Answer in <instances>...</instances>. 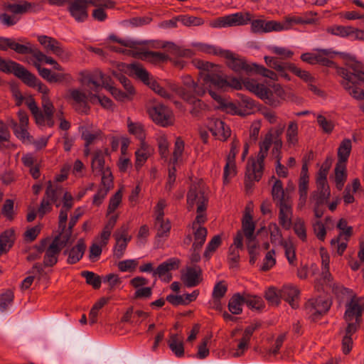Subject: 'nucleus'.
<instances>
[{"mask_svg":"<svg viewBox=\"0 0 364 364\" xmlns=\"http://www.w3.org/2000/svg\"><path fill=\"white\" fill-rule=\"evenodd\" d=\"M130 71L136 76L140 80H141L145 85L149 84L154 79L141 65L137 63H132L129 65Z\"/></svg>","mask_w":364,"mask_h":364,"instance_id":"46","label":"nucleus"},{"mask_svg":"<svg viewBox=\"0 0 364 364\" xmlns=\"http://www.w3.org/2000/svg\"><path fill=\"white\" fill-rule=\"evenodd\" d=\"M181 280L187 287L198 286L202 281V269L199 266L187 267L181 273Z\"/></svg>","mask_w":364,"mask_h":364,"instance_id":"24","label":"nucleus"},{"mask_svg":"<svg viewBox=\"0 0 364 364\" xmlns=\"http://www.w3.org/2000/svg\"><path fill=\"white\" fill-rule=\"evenodd\" d=\"M162 47L167 48L173 54L181 57L191 58L193 55V52L191 49L181 48L171 42H167Z\"/></svg>","mask_w":364,"mask_h":364,"instance_id":"61","label":"nucleus"},{"mask_svg":"<svg viewBox=\"0 0 364 364\" xmlns=\"http://www.w3.org/2000/svg\"><path fill=\"white\" fill-rule=\"evenodd\" d=\"M362 308L357 297H353L346 304L344 319L347 323L348 333H355L361 321Z\"/></svg>","mask_w":364,"mask_h":364,"instance_id":"11","label":"nucleus"},{"mask_svg":"<svg viewBox=\"0 0 364 364\" xmlns=\"http://www.w3.org/2000/svg\"><path fill=\"white\" fill-rule=\"evenodd\" d=\"M221 237L219 235H215L208 242L205 248V250L203 254L204 257H205L208 259H210L213 252H215V250L221 245Z\"/></svg>","mask_w":364,"mask_h":364,"instance_id":"64","label":"nucleus"},{"mask_svg":"<svg viewBox=\"0 0 364 364\" xmlns=\"http://www.w3.org/2000/svg\"><path fill=\"white\" fill-rule=\"evenodd\" d=\"M92 168L94 172L101 173L106 171L105 169V158L101 151L95 152L92 161Z\"/></svg>","mask_w":364,"mask_h":364,"instance_id":"58","label":"nucleus"},{"mask_svg":"<svg viewBox=\"0 0 364 364\" xmlns=\"http://www.w3.org/2000/svg\"><path fill=\"white\" fill-rule=\"evenodd\" d=\"M10 48L16 53L21 55H25L27 51L26 47L23 46V43L18 40L16 41L14 38H0V50H7Z\"/></svg>","mask_w":364,"mask_h":364,"instance_id":"36","label":"nucleus"},{"mask_svg":"<svg viewBox=\"0 0 364 364\" xmlns=\"http://www.w3.org/2000/svg\"><path fill=\"white\" fill-rule=\"evenodd\" d=\"M228 85L221 90L231 87L236 90H241L242 86L250 92L255 94L257 97L263 100L266 104L272 107H277L281 105L282 100L285 99L286 93L283 87L279 84H272L267 86L264 84L259 83L253 79H245L241 82L236 78H232L230 82L227 80ZM220 89L213 84H211L206 91H208L210 95L227 112L235 114H243L237 110V106L230 102H227L218 92L213 91L212 88Z\"/></svg>","mask_w":364,"mask_h":364,"instance_id":"1","label":"nucleus"},{"mask_svg":"<svg viewBox=\"0 0 364 364\" xmlns=\"http://www.w3.org/2000/svg\"><path fill=\"white\" fill-rule=\"evenodd\" d=\"M86 245L83 239H80L76 245L64 252V255L68 256L67 262L70 264L78 262L85 253Z\"/></svg>","mask_w":364,"mask_h":364,"instance_id":"32","label":"nucleus"},{"mask_svg":"<svg viewBox=\"0 0 364 364\" xmlns=\"http://www.w3.org/2000/svg\"><path fill=\"white\" fill-rule=\"evenodd\" d=\"M264 60L269 67L278 71L282 77L289 79L288 75L285 73V71L289 70L287 64H290L289 63H284L277 57L270 56H265Z\"/></svg>","mask_w":364,"mask_h":364,"instance_id":"44","label":"nucleus"},{"mask_svg":"<svg viewBox=\"0 0 364 364\" xmlns=\"http://www.w3.org/2000/svg\"><path fill=\"white\" fill-rule=\"evenodd\" d=\"M294 233L303 242L306 241V228L305 222L301 218H296L294 224H292Z\"/></svg>","mask_w":364,"mask_h":364,"instance_id":"60","label":"nucleus"},{"mask_svg":"<svg viewBox=\"0 0 364 364\" xmlns=\"http://www.w3.org/2000/svg\"><path fill=\"white\" fill-rule=\"evenodd\" d=\"M262 167L259 164H254L248 161L245 178V187L247 193L252 191L255 181H259L263 175Z\"/></svg>","mask_w":364,"mask_h":364,"instance_id":"21","label":"nucleus"},{"mask_svg":"<svg viewBox=\"0 0 364 364\" xmlns=\"http://www.w3.org/2000/svg\"><path fill=\"white\" fill-rule=\"evenodd\" d=\"M287 144L289 147H293L299 143V124L296 120L289 122L286 133Z\"/></svg>","mask_w":364,"mask_h":364,"instance_id":"38","label":"nucleus"},{"mask_svg":"<svg viewBox=\"0 0 364 364\" xmlns=\"http://www.w3.org/2000/svg\"><path fill=\"white\" fill-rule=\"evenodd\" d=\"M130 71L136 76L140 80H141L145 85L149 84L154 79L141 65L137 63H132L129 65Z\"/></svg>","mask_w":364,"mask_h":364,"instance_id":"47","label":"nucleus"},{"mask_svg":"<svg viewBox=\"0 0 364 364\" xmlns=\"http://www.w3.org/2000/svg\"><path fill=\"white\" fill-rule=\"evenodd\" d=\"M147 112L152 121L163 127L173 125L174 123V114L172 110L167 106L154 102L147 107Z\"/></svg>","mask_w":364,"mask_h":364,"instance_id":"9","label":"nucleus"},{"mask_svg":"<svg viewBox=\"0 0 364 364\" xmlns=\"http://www.w3.org/2000/svg\"><path fill=\"white\" fill-rule=\"evenodd\" d=\"M127 128L129 133L138 139L140 143L146 141V131L144 126L141 122H132L130 118H128Z\"/></svg>","mask_w":364,"mask_h":364,"instance_id":"43","label":"nucleus"},{"mask_svg":"<svg viewBox=\"0 0 364 364\" xmlns=\"http://www.w3.org/2000/svg\"><path fill=\"white\" fill-rule=\"evenodd\" d=\"M154 149L146 141L140 143V147L135 151V166L139 168L143 166L148 158L152 154Z\"/></svg>","mask_w":364,"mask_h":364,"instance_id":"37","label":"nucleus"},{"mask_svg":"<svg viewBox=\"0 0 364 364\" xmlns=\"http://www.w3.org/2000/svg\"><path fill=\"white\" fill-rule=\"evenodd\" d=\"M80 82L84 86L90 87L95 92H98L102 87H105L110 92L117 100L124 101L132 99L129 94L107 83L104 79V75L100 72H95L82 75Z\"/></svg>","mask_w":364,"mask_h":364,"instance_id":"6","label":"nucleus"},{"mask_svg":"<svg viewBox=\"0 0 364 364\" xmlns=\"http://www.w3.org/2000/svg\"><path fill=\"white\" fill-rule=\"evenodd\" d=\"M330 195L331 191L329 186H326L325 187L316 186V189L311 193L310 203L313 205L316 218H320L323 216V205L327 203Z\"/></svg>","mask_w":364,"mask_h":364,"instance_id":"13","label":"nucleus"},{"mask_svg":"<svg viewBox=\"0 0 364 364\" xmlns=\"http://www.w3.org/2000/svg\"><path fill=\"white\" fill-rule=\"evenodd\" d=\"M114 237L116 240L114 255L117 259H119L123 256L127 244L131 240V236L129 235L127 230L125 228H122L120 232H116Z\"/></svg>","mask_w":364,"mask_h":364,"instance_id":"29","label":"nucleus"},{"mask_svg":"<svg viewBox=\"0 0 364 364\" xmlns=\"http://www.w3.org/2000/svg\"><path fill=\"white\" fill-rule=\"evenodd\" d=\"M272 195L277 205L291 201L289 196L284 193L283 184L280 180H277L274 182L272 189Z\"/></svg>","mask_w":364,"mask_h":364,"instance_id":"41","label":"nucleus"},{"mask_svg":"<svg viewBox=\"0 0 364 364\" xmlns=\"http://www.w3.org/2000/svg\"><path fill=\"white\" fill-rule=\"evenodd\" d=\"M299 293L298 288L291 284L284 285L280 289L281 298L287 301L293 309L299 306Z\"/></svg>","mask_w":364,"mask_h":364,"instance_id":"30","label":"nucleus"},{"mask_svg":"<svg viewBox=\"0 0 364 364\" xmlns=\"http://www.w3.org/2000/svg\"><path fill=\"white\" fill-rule=\"evenodd\" d=\"M352 149V143L349 139H343L338 149V162L345 164L349 158Z\"/></svg>","mask_w":364,"mask_h":364,"instance_id":"45","label":"nucleus"},{"mask_svg":"<svg viewBox=\"0 0 364 364\" xmlns=\"http://www.w3.org/2000/svg\"><path fill=\"white\" fill-rule=\"evenodd\" d=\"M60 249L57 245V240H53L46 251L43 259L45 266L52 267L58 262V257L60 254Z\"/></svg>","mask_w":364,"mask_h":364,"instance_id":"39","label":"nucleus"},{"mask_svg":"<svg viewBox=\"0 0 364 364\" xmlns=\"http://www.w3.org/2000/svg\"><path fill=\"white\" fill-rule=\"evenodd\" d=\"M67 3L69 4L68 11L76 21H85L87 19V0H68Z\"/></svg>","mask_w":364,"mask_h":364,"instance_id":"22","label":"nucleus"},{"mask_svg":"<svg viewBox=\"0 0 364 364\" xmlns=\"http://www.w3.org/2000/svg\"><path fill=\"white\" fill-rule=\"evenodd\" d=\"M0 70L5 73H13L28 86L35 85L36 77L21 64L13 60H5L0 58Z\"/></svg>","mask_w":364,"mask_h":364,"instance_id":"8","label":"nucleus"},{"mask_svg":"<svg viewBox=\"0 0 364 364\" xmlns=\"http://www.w3.org/2000/svg\"><path fill=\"white\" fill-rule=\"evenodd\" d=\"M269 230L272 243L279 244L282 246V243L287 242V240L283 239L282 231L276 223L269 224Z\"/></svg>","mask_w":364,"mask_h":364,"instance_id":"57","label":"nucleus"},{"mask_svg":"<svg viewBox=\"0 0 364 364\" xmlns=\"http://www.w3.org/2000/svg\"><path fill=\"white\" fill-rule=\"evenodd\" d=\"M331 304L329 299L319 296L309 300L306 304V310L311 318L316 320L328 311Z\"/></svg>","mask_w":364,"mask_h":364,"instance_id":"15","label":"nucleus"},{"mask_svg":"<svg viewBox=\"0 0 364 364\" xmlns=\"http://www.w3.org/2000/svg\"><path fill=\"white\" fill-rule=\"evenodd\" d=\"M289 24H251V31L262 34L272 31H280L289 28Z\"/></svg>","mask_w":364,"mask_h":364,"instance_id":"40","label":"nucleus"},{"mask_svg":"<svg viewBox=\"0 0 364 364\" xmlns=\"http://www.w3.org/2000/svg\"><path fill=\"white\" fill-rule=\"evenodd\" d=\"M4 8L14 14H25L35 11L36 5L28 1H21L18 2L4 4Z\"/></svg>","mask_w":364,"mask_h":364,"instance_id":"33","label":"nucleus"},{"mask_svg":"<svg viewBox=\"0 0 364 364\" xmlns=\"http://www.w3.org/2000/svg\"><path fill=\"white\" fill-rule=\"evenodd\" d=\"M200 49L205 53L221 55L225 58L228 66L235 72H240L242 70L246 73L252 72V63L247 64L244 58L230 52V50H223L210 46H204Z\"/></svg>","mask_w":364,"mask_h":364,"instance_id":"7","label":"nucleus"},{"mask_svg":"<svg viewBox=\"0 0 364 364\" xmlns=\"http://www.w3.org/2000/svg\"><path fill=\"white\" fill-rule=\"evenodd\" d=\"M65 192V191L61 185L49 181L45 196L49 198L52 203H55L56 207H59L60 205L59 200Z\"/></svg>","mask_w":364,"mask_h":364,"instance_id":"35","label":"nucleus"},{"mask_svg":"<svg viewBox=\"0 0 364 364\" xmlns=\"http://www.w3.org/2000/svg\"><path fill=\"white\" fill-rule=\"evenodd\" d=\"M178 95L192 105L190 113L194 117L200 118L203 117L208 109L207 105L202 100L196 99L193 95L187 93L184 89L179 90Z\"/></svg>","mask_w":364,"mask_h":364,"instance_id":"20","label":"nucleus"},{"mask_svg":"<svg viewBox=\"0 0 364 364\" xmlns=\"http://www.w3.org/2000/svg\"><path fill=\"white\" fill-rule=\"evenodd\" d=\"M279 206V224L284 230H289L292 226L293 209L292 202L277 205Z\"/></svg>","mask_w":364,"mask_h":364,"instance_id":"28","label":"nucleus"},{"mask_svg":"<svg viewBox=\"0 0 364 364\" xmlns=\"http://www.w3.org/2000/svg\"><path fill=\"white\" fill-rule=\"evenodd\" d=\"M18 122L14 119L9 121L14 135L25 144H31L33 137L28 132V116L25 111L19 110L17 113Z\"/></svg>","mask_w":364,"mask_h":364,"instance_id":"12","label":"nucleus"},{"mask_svg":"<svg viewBox=\"0 0 364 364\" xmlns=\"http://www.w3.org/2000/svg\"><path fill=\"white\" fill-rule=\"evenodd\" d=\"M156 139L161 157L167 161L169 156V142L166 135L163 133H159Z\"/></svg>","mask_w":364,"mask_h":364,"instance_id":"51","label":"nucleus"},{"mask_svg":"<svg viewBox=\"0 0 364 364\" xmlns=\"http://www.w3.org/2000/svg\"><path fill=\"white\" fill-rule=\"evenodd\" d=\"M81 276L85 279L86 283L94 289H97L100 287L102 280L97 274L90 271H82Z\"/></svg>","mask_w":364,"mask_h":364,"instance_id":"59","label":"nucleus"},{"mask_svg":"<svg viewBox=\"0 0 364 364\" xmlns=\"http://www.w3.org/2000/svg\"><path fill=\"white\" fill-rule=\"evenodd\" d=\"M155 227L157 230L156 236L158 237H167L171 230V223L167 220H157L155 222Z\"/></svg>","mask_w":364,"mask_h":364,"instance_id":"62","label":"nucleus"},{"mask_svg":"<svg viewBox=\"0 0 364 364\" xmlns=\"http://www.w3.org/2000/svg\"><path fill=\"white\" fill-rule=\"evenodd\" d=\"M274 139L272 134L267 133L262 141L259 143V151L257 159H250L248 161L254 164H259L264 167V161L269 152V148L272 144H274Z\"/></svg>","mask_w":364,"mask_h":364,"instance_id":"31","label":"nucleus"},{"mask_svg":"<svg viewBox=\"0 0 364 364\" xmlns=\"http://www.w3.org/2000/svg\"><path fill=\"white\" fill-rule=\"evenodd\" d=\"M346 179V164L337 163L335 168V183L338 190L343 189Z\"/></svg>","mask_w":364,"mask_h":364,"instance_id":"48","label":"nucleus"},{"mask_svg":"<svg viewBox=\"0 0 364 364\" xmlns=\"http://www.w3.org/2000/svg\"><path fill=\"white\" fill-rule=\"evenodd\" d=\"M309 180H299V194L298 208L301 209L304 207L307 200Z\"/></svg>","mask_w":364,"mask_h":364,"instance_id":"56","label":"nucleus"},{"mask_svg":"<svg viewBox=\"0 0 364 364\" xmlns=\"http://www.w3.org/2000/svg\"><path fill=\"white\" fill-rule=\"evenodd\" d=\"M195 65L201 70L198 82H195L189 75L185 76L183 78L184 87L176 90L177 94L179 90L184 89L188 94L203 96L211 84L220 88H224L228 85L226 79L214 73V71L218 70V65L200 60H196Z\"/></svg>","mask_w":364,"mask_h":364,"instance_id":"2","label":"nucleus"},{"mask_svg":"<svg viewBox=\"0 0 364 364\" xmlns=\"http://www.w3.org/2000/svg\"><path fill=\"white\" fill-rule=\"evenodd\" d=\"M193 233L194 236V242L192 248L194 250L201 249L205 242L208 231L207 229L202 226L193 228Z\"/></svg>","mask_w":364,"mask_h":364,"instance_id":"50","label":"nucleus"},{"mask_svg":"<svg viewBox=\"0 0 364 364\" xmlns=\"http://www.w3.org/2000/svg\"><path fill=\"white\" fill-rule=\"evenodd\" d=\"M244 304L243 295L235 294L229 301L228 309L233 314H240L242 313V306Z\"/></svg>","mask_w":364,"mask_h":364,"instance_id":"55","label":"nucleus"},{"mask_svg":"<svg viewBox=\"0 0 364 364\" xmlns=\"http://www.w3.org/2000/svg\"><path fill=\"white\" fill-rule=\"evenodd\" d=\"M31 87H37L38 90L43 94L42 107L43 111L40 110L34 99L31 97H27L26 105L33 115L36 122L39 125H48L52 127L55 124L54 106L48 97L49 88L36 77L35 85Z\"/></svg>","mask_w":364,"mask_h":364,"instance_id":"4","label":"nucleus"},{"mask_svg":"<svg viewBox=\"0 0 364 364\" xmlns=\"http://www.w3.org/2000/svg\"><path fill=\"white\" fill-rule=\"evenodd\" d=\"M242 228L241 230H238L236 235L240 233L242 241L243 242V237L245 239H251L254 237H257V235H255V228L256 224L253 220L252 216H242Z\"/></svg>","mask_w":364,"mask_h":364,"instance_id":"34","label":"nucleus"},{"mask_svg":"<svg viewBox=\"0 0 364 364\" xmlns=\"http://www.w3.org/2000/svg\"><path fill=\"white\" fill-rule=\"evenodd\" d=\"M284 249L285 257L289 264L292 267L297 265V258L296 255V247L291 240H287V242L282 243Z\"/></svg>","mask_w":364,"mask_h":364,"instance_id":"52","label":"nucleus"},{"mask_svg":"<svg viewBox=\"0 0 364 364\" xmlns=\"http://www.w3.org/2000/svg\"><path fill=\"white\" fill-rule=\"evenodd\" d=\"M181 261L176 257H171L160 264L153 272V277H159L162 281L169 282L172 279L171 271L179 268Z\"/></svg>","mask_w":364,"mask_h":364,"instance_id":"17","label":"nucleus"},{"mask_svg":"<svg viewBox=\"0 0 364 364\" xmlns=\"http://www.w3.org/2000/svg\"><path fill=\"white\" fill-rule=\"evenodd\" d=\"M243 299L244 303L246 304L250 308L260 309L263 307V300L259 296L244 294Z\"/></svg>","mask_w":364,"mask_h":364,"instance_id":"63","label":"nucleus"},{"mask_svg":"<svg viewBox=\"0 0 364 364\" xmlns=\"http://www.w3.org/2000/svg\"><path fill=\"white\" fill-rule=\"evenodd\" d=\"M38 40L48 52H51L62 58H69L70 54L62 48L56 39L47 36H40Z\"/></svg>","mask_w":364,"mask_h":364,"instance_id":"23","label":"nucleus"},{"mask_svg":"<svg viewBox=\"0 0 364 364\" xmlns=\"http://www.w3.org/2000/svg\"><path fill=\"white\" fill-rule=\"evenodd\" d=\"M82 85L87 90V93L80 91L77 89H71L68 90V98L73 100L75 104V109L81 112L87 113L90 107L87 105V101H90V93L95 92L89 87Z\"/></svg>","mask_w":364,"mask_h":364,"instance_id":"19","label":"nucleus"},{"mask_svg":"<svg viewBox=\"0 0 364 364\" xmlns=\"http://www.w3.org/2000/svg\"><path fill=\"white\" fill-rule=\"evenodd\" d=\"M208 127L212 134L220 141L227 140L231 134L230 127L218 119H211L208 122Z\"/></svg>","mask_w":364,"mask_h":364,"instance_id":"25","label":"nucleus"},{"mask_svg":"<svg viewBox=\"0 0 364 364\" xmlns=\"http://www.w3.org/2000/svg\"><path fill=\"white\" fill-rule=\"evenodd\" d=\"M336 52L330 49L320 50L316 53V64H320L327 67L333 65V62L330 59Z\"/></svg>","mask_w":364,"mask_h":364,"instance_id":"54","label":"nucleus"},{"mask_svg":"<svg viewBox=\"0 0 364 364\" xmlns=\"http://www.w3.org/2000/svg\"><path fill=\"white\" fill-rule=\"evenodd\" d=\"M244 244L242 241L240 233L235 235L233 237V243L229 247L228 262L231 269L237 267L240 260V250H243Z\"/></svg>","mask_w":364,"mask_h":364,"instance_id":"26","label":"nucleus"},{"mask_svg":"<svg viewBox=\"0 0 364 364\" xmlns=\"http://www.w3.org/2000/svg\"><path fill=\"white\" fill-rule=\"evenodd\" d=\"M18 41L23 43V46L26 47L27 51L25 54H31L34 60H31L32 63L33 62H38L39 64L44 62L46 55L38 49H36L33 47L32 44L26 40V38H18Z\"/></svg>","mask_w":364,"mask_h":364,"instance_id":"49","label":"nucleus"},{"mask_svg":"<svg viewBox=\"0 0 364 364\" xmlns=\"http://www.w3.org/2000/svg\"><path fill=\"white\" fill-rule=\"evenodd\" d=\"M240 142L238 140H233L231 143L230 150L225 159V165L223 171V182L227 184L230 179L237 174V166L235 163V157L238 153Z\"/></svg>","mask_w":364,"mask_h":364,"instance_id":"14","label":"nucleus"},{"mask_svg":"<svg viewBox=\"0 0 364 364\" xmlns=\"http://www.w3.org/2000/svg\"><path fill=\"white\" fill-rule=\"evenodd\" d=\"M185 143L183 140L178 137L174 143L173 149L170 158H168V166L178 167L184 161Z\"/></svg>","mask_w":364,"mask_h":364,"instance_id":"27","label":"nucleus"},{"mask_svg":"<svg viewBox=\"0 0 364 364\" xmlns=\"http://www.w3.org/2000/svg\"><path fill=\"white\" fill-rule=\"evenodd\" d=\"M168 344L171 351L176 356L181 358L184 355L183 338L177 333H171L168 341Z\"/></svg>","mask_w":364,"mask_h":364,"instance_id":"42","label":"nucleus"},{"mask_svg":"<svg viewBox=\"0 0 364 364\" xmlns=\"http://www.w3.org/2000/svg\"><path fill=\"white\" fill-rule=\"evenodd\" d=\"M15 240V232L13 229H9L0 235V247L4 252H6L13 245Z\"/></svg>","mask_w":364,"mask_h":364,"instance_id":"53","label":"nucleus"},{"mask_svg":"<svg viewBox=\"0 0 364 364\" xmlns=\"http://www.w3.org/2000/svg\"><path fill=\"white\" fill-rule=\"evenodd\" d=\"M277 23L274 21H267L264 18L254 19L252 14L249 12H239L231 15H228L223 17H219L215 20V23Z\"/></svg>","mask_w":364,"mask_h":364,"instance_id":"18","label":"nucleus"},{"mask_svg":"<svg viewBox=\"0 0 364 364\" xmlns=\"http://www.w3.org/2000/svg\"><path fill=\"white\" fill-rule=\"evenodd\" d=\"M208 199L200 184H193L187 194V203L189 207L197 206L198 210H205Z\"/></svg>","mask_w":364,"mask_h":364,"instance_id":"16","label":"nucleus"},{"mask_svg":"<svg viewBox=\"0 0 364 364\" xmlns=\"http://www.w3.org/2000/svg\"><path fill=\"white\" fill-rule=\"evenodd\" d=\"M340 83L348 95L356 100H364V71L358 62L350 61L346 67L337 68Z\"/></svg>","mask_w":364,"mask_h":364,"instance_id":"3","label":"nucleus"},{"mask_svg":"<svg viewBox=\"0 0 364 364\" xmlns=\"http://www.w3.org/2000/svg\"><path fill=\"white\" fill-rule=\"evenodd\" d=\"M321 258V278L315 282V288L318 290L328 291L329 289L334 290L335 284L333 282V278L329 272L330 256L327 251L321 247L320 249Z\"/></svg>","mask_w":364,"mask_h":364,"instance_id":"10","label":"nucleus"},{"mask_svg":"<svg viewBox=\"0 0 364 364\" xmlns=\"http://www.w3.org/2000/svg\"><path fill=\"white\" fill-rule=\"evenodd\" d=\"M110 38L114 41L118 42L126 48H118L115 46H112L111 49L119 53H127L135 58L141 60H148L154 63L164 62L167 59V56L159 52H152L146 50L141 46V43L138 41H132L130 39H118L114 36H111Z\"/></svg>","mask_w":364,"mask_h":364,"instance_id":"5","label":"nucleus"}]
</instances>
